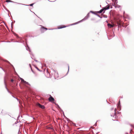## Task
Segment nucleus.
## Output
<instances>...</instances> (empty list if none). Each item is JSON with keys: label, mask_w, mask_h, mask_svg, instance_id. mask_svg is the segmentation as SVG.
<instances>
[{"label": "nucleus", "mask_w": 134, "mask_h": 134, "mask_svg": "<svg viewBox=\"0 0 134 134\" xmlns=\"http://www.w3.org/2000/svg\"><path fill=\"white\" fill-rule=\"evenodd\" d=\"M109 5H107L105 7H104L102 9H101L100 10L97 12V13H102L104 11L103 13H104L105 12L104 10L109 9Z\"/></svg>", "instance_id": "obj_1"}, {"label": "nucleus", "mask_w": 134, "mask_h": 134, "mask_svg": "<svg viewBox=\"0 0 134 134\" xmlns=\"http://www.w3.org/2000/svg\"><path fill=\"white\" fill-rule=\"evenodd\" d=\"M89 16V13H88V14H87V16H86L82 20L80 21L79 22V23L82 22L83 21H85L87 19Z\"/></svg>", "instance_id": "obj_2"}, {"label": "nucleus", "mask_w": 134, "mask_h": 134, "mask_svg": "<svg viewBox=\"0 0 134 134\" xmlns=\"http://www.w3.org/2000/svg\"><path fill=\"white\" fill-rule=\"evenodd\" d=\"M116 108H115L114 109V115H111V116H113V118L115 119H116L117 118V117L116 114Z\"/></svg>", "instance_id": "obj_3"}, {"label": "nucleus", "mask_w": 134, "mask_h": 134, "mask_svg": "<svg viewBox=\"0 0 134 134\" xmlns=\"http://www.w3.org/2000/svg\"><path fill=\"white\" fill-rule=\"evenodd\" d=\"M37 106L42 109H44L45 108V107L44 105H42L39 103H37Z\"/></svg>", "instance_id": "obj_4"}, {"label": "nucleus", "mask_w": 134, "mask_h": 134, "mask_svg": "<svg viewBox=\"0 0 134 134\" xmlns=\"http://www.w3.org/2000/svg\"><path fill=\"white\" fill-rule=\"evenodd\" d=\"M48 100L49 101L51 102H53L54 101V99L51 96H50V97L49 98Z\"/></svg>", "instance_id": "obj_5"}, {"label": "nucleus", "mask_w": 134, "mask_h": 134, "mask_svg": "<svg viewBox=\"0 0 134 134\" xmlns=\"http://www.w3.org/2000/svg\"><path fill=\"white\" fill-rule=\"evenodd\" d=\"M4 84H5V88H6V89L7 90V91H8V92L10 93V94H11L12 93L11 92H10L8 89V88H7V87H6V83H5V77L4 78Z\"/></svg>", "instance_id": "obj_6"}, {"label": "nucleus", "mask_w": 134, "mask_h": 134, "mask_svg": "<svg viewBox=\"0 0 134 134\" xmlns=\"http://www.w3.org/2000/svg\"><path fill=\"white\" fill-rule=\"evenodd\" d=\"M107 25L108 27H109L111 28L112 27L114 26V25H111L110 24H107Z\"/></svg>", "instance_id": "obj_7"}, {"label": "nucleus", "mask_w": 134, "mask_h": 134, "mask_svg": "<svg viewBox=\"0 0 134 134\" xmlns=\"http://www.w3.org/2000/svg\"><path fill=\"white\" fill-rule=\"evenodd\" d=\"M22 82H23L24 83H25L27 85H29V84L28 82H26L23 79L22 80H21Z\"/></svg>", "instance_id": "obj_8"}, {"label": "nucleus", "mask_w": 134, "mask_h": 134, "mask_svg": "<svg viewBox=\"0 0 134 134\" xmlns=\"http://www.w3.org/2000/svg\"><path fill=\"white\" fill-rule=\"evenodd\" d=\"M86 126H83L82 128H80V129H81V130H80L82 131H86V130L85 129L83 128H85V127H86Z\"/></svg>", "instance_id": "obj_9"}, {"label": "nucleus", "mask_w": 134, "mask_h": 134, "mask_svg": "<svg viewBox=\"0 0 134 134\" xmlns=\"http://www.w3.org/2000/svg\"><path fill=\"white\" fill-rule=\"evenodd\" d=\"M118 3L117 0H115L114 4H113V5L114 6V5H116V4H117Z\"/></svg>", "instance_id": "obj_10"}, {"label": "nucleus", "mask_w": 134, "mask_h": 134, "mask_svg": "<svg viewBox=\"0 0 134 134\" xmlns=\"http://www.w3.org/2000/svg\"><path fill=\"white\" fill-rule=\"evenodd\" d=\"M114 7H115V8H119L121 7V6L120 5H119L117 4H116V5H114Z\"/></svg>", "instance_id": "obj_11"}, {"label": "nucleus", "mask_w": 134, "mask_h": 134, "mask_svg": "<svg viewBox=\"0 0 134 134\" xmlns=\"http://www.w3.org/2000/svg\"><path fill=\"white\" fill-rule=\"evenodd\" d=\"M26 49L27 50V51H29V52H30V54H31V51H30V48H29V47H26Z\"/></svg>", "instance_id": "obj_12"}, {"label": "nucleus", "mask_w": 134, "mask_h": 134, "mask_svg": "<svg viewBox=\"0 0 134 134\" xmlns=\"http://www.w3.org/2000/svg\"><path fill=\"white\" fill-rule=\"evenodd\" d=\"M46 128L47 129H53V128L52 127H49V126H46Z\"/></svg>", "instance_id": "obj_13"}, {"label": "nucleus", "mask_w": 134, "mask_h": 134, "mask_svg": "<svg viewBox=\"0 0 134 134\" xmlns=\"http://www.w3.org/2000/svg\"><path fill=\"white\" fill-rule=\"evenodd\" d=\"M66 26H64V27H62V26H60L58 27V29H62L65 27Z\"/></svg>", "instance_id": "obj_14"}, {"label": "nucleus", "mask_w": 134, "mask_h": 134, "mask_svg": "<svg viewBox=\"0 0 134 134\" xmlns=\"http://www.w3.org/2000/svg\"><path fill=\"white\" fill-rule=\"evenodd\" d=\"M12 96L14 98H16L17 100L18 101H19V103L20 102V101H19V99H18L17 98H16V97H14L12 95Z\"/></svg>", "instance_id": "obj_15"}, {"label": "nucleus", "mask_w": 134, "mask_h": 134, "mask_svg": "<svg viewBox=\"0 0 134 134\" xmlns=\"http://www.w3.org/2000/svg\"><path fill=\"white\" fill-rule=\"evenodd\" d=\"M6 2H13L12 1H10L9 0H7V1H6Z\"/></svg>", "instance_id": "obj_16"}, {"label": "nucleus", "mask_w": 134, "mask_h": 134, "mask_svg": "<svg viewBox=\"0 0 134 134\" xmlns=\"http://www.w3.org/2000/svg\"><path fill=\"white\" fill-rule=\"evenodd\" d=\"M90 12L92 13L93 14H95L96 15V13H95L93 12V11H90Z\"/></svg>", "instance_id": "obj_17"}, {"label": "nucleus", "mask_w": 134, "mask_h": 134, "mask_svg": "<svg viewBox=\"0 0 134 134\" xmlns=\"http://www.w3.org/2000/svg\"><path fill=\"white\" fill-rule=\"evenodd\" d=\"M96 15H97V16H98L100 18H102V17H100V16H99V15H98L97 14H96Z\"/></svg>", "instance_id": "obj_18"}, {"label": "nucleus", "mask_w": 134, "mask_h": 134, "mask_svg": "<svg viewBox=\"0 0 134 134\" xmlns=\"http://www.w3.org/2000/svg\"><path fill=\"white\" fill-rule=\"evenodd\" d=\"M34 4H30V6H32Z\"/></svg>", "instance_id": "obj_19"}, {"label": "nucleus", "mask_w": 134, "mask_h": 134, "mask_svg": "<svg viewBox=\"0 0 134 134\" xmlns=\"http://www.w3.org/2000/svg\"><path fill=\"white\" fill-rule=\"evenodd\" d=\"M43 28L44 29H45L46 30H47V28H44V27H43Z\"/></svg>", "instance_id": "obj_20"}, {"label": "nucleus", "mask_w": 134, "mask_h": 134, "mask_svg": "<svg viewBox=\"0 0 134 134\" xmlns=\"http://www.w3.org/2000/svg\"><path fill=\"white\" fill-rule=\"evenodd\" d=\"M20 80H22L23 79V78H21V77H20Z\"/></svg>", "instance_id": "obj_21"}, {"label": "nucleus", "mask_w": 134, "mask_h": 134, "mask_svg": "<svg viewBox=\"0 0 134 134\" xmlns=\"http://www.w3.org/2000/svg\"><path fill=\"white\" fill-rule=\"evenodd\" d=\"M56 104V105H57L59 108H60V107L59 106V105H58L57 104Z\"/></svg>", "instance_id": "obj_22"}, {"label": "nucleus", "mask_w": 134, "mask_h": 134, "mask_svg": "<svg viewBox=\"0 0 134 134\" xmlns=\"http://www.w3.org/2000/svg\"><path fill=\"white\" fill-rule=\"evenodd\" d=\"M13 79H12L11 80V82H13Z\"/></svg>", "instance_id": "obj_23"}, {"label": "nucleus", "mask_w": 134, "mask_h": 134, "mask_svg": "<svg viewBox=\"0 0 134 134\" xmlns=\"http://www.w3.org/2000/svg\"><path fill=\"white\" fill-rule=\"evenodd\" d=\"M17 123H18V122L17 121L16 122H15V123L16 124Z\"/></svg>", "instance_id": "obj_24"}, {"label": "nucleus", "mask_w": 134, "mask_h": 134, "mask_svg": "<svg viewBox=\"0 0 134 134\" xmlns=\"http://www.w3.org/2000/svg\"><path fill=\"white\" fill-rule=\"evenodd\" d=\"M0 68H1L3 71H4L2 67H0Z\"/></svg>", "instance_id": "obj_25"}, {"label": "nucleus", "mask_w": 134, "mask_h": 134, "mask_svg": "<svg viewBox=\"0 0 134 134\" xmlns=\"http://www.w3.org/2000/svg\"><path fill=\"white\" fill-rule=\"evenodd\" d=\"M68 71L69 70V66L68 65Z\"/></svg>", "instance_id": "obj_26"}, {"label": "nucleus", "mask_w": 134, "mask_h": 134, "mask_svg": "<svg viewBox=\"0 0 134 134\" xmlns=\"http://www.w3.org/2000/svg\"><path fill=\"white\" fill-rule=\"evenodd\" d=\"M15 36H18V35H17V34H15Z\"/></svg>", "instance_id": "obj_27"}, {"label": "nucleus", "mask_w": 134, "mask_h": 134, "mask_svg": "<svg viewBox=\"0 0 134 134\" xmlns=\"http://www.w3.org/2000/svg\"><path fill=\"white\" fill-rule=\"evenodd\" d=\"M36 68L38 70H39L37 68Z\"/></svg>", "instance_id": "obj_28"}, {"label": "nucleus", "mask_w": 134, "mask_h": 134, "mask_svg": "<svg viewBox=\"0 0 134 134\" xmlns=\"http://www.w3.org/2000/svg\"><path fill=\"white\" fill-rule=\"evenodd\" d=\"M113 108H112L111 109V110H113Z\"/></svg>", "instance_id": "obj_29"}, {"label": "nucleus", "mask_w": 134, "mask_h": 134, "mask_svg": "<svg viewBox=\"0 0 134 134\" xmlns=\"http://www.w3.org/2000/svg\"><path fill=\"white\" fill-rule=\"evenodd\" d=\"M35 61L36 62H37V60H35Z\"/></svg>", "instance_id": "obj_30"}, {"label": "nucleus", "mask_w": 134, "mask_h": 134, "mask_svg": "<svg viewBox=\"0 0 134 134\" xmlns=\"http://www.w3.org/2000/svg\"><path fill=\"white\" fill-rule=\"evenodd\" d=\"M11 27H12V23L11 24Z\"/></svg>", "instance_id": "obj_31"}, {"label": "nucleus", "mask_w": 134, "mask_h": 134, "mask_svg": "<svg viewBox=\"0 0 134 134\" xmlns=\"http://www.w3.org/2000/svg\"><path fill=\"white\" fill-rule=\"evenodd\" d=\"M105 18H107V17L105 16Z\"/></svg>", "instance_id": "obj_32"}, {"label": "nucleus", "mask_w": 134, "mask_h": 134, "mask_svg": "<svg viewBox=\"0 0 134 134\" xmlns=\"http://www.w3.org/2000/svg\"><path fill=\"white\" fill-rule=\"evenodd\" d=\"M63 126V127L64 128V126Z\"/></svg>", "instance_id": "obj_33"}, {"label": "nucleus", "mask_w": 134, "mask_h": 134, "mask_svg": "<svg viewBox=\"0 0 134 134\" xmlns=\"http://www.w3.org/2000/svg\"><path fill=\"white\" fill-rule=\"evenodd\" d=\"M55 73H56V74H57V72H55Z\"/></svg>", "instance_id": "obj_34"}, {"label": "nucleus", "mask_w": 134, "mask_h": 134, "mask_svg": "<svg viewBox=\"0 0 134 134\" xmlns=\"http://www.w3.org/2000/svg\"><path fill=\"white\" fill-rule=\"evenodd\" d=\"M31 70H32V69L31 68Z\"/></svg>", "instance_id": "obj_35"}, {"label": "nucleus", "mask_w": 134, "mask_h": 134, "mask_svg": "<svg viewBox=\"0 0 134 134\" xmlns=\"http://www.w3.org/2000/svg\"><path fill=\"white\" fill-rule=\"evenodd\" d=\"M30 66L31 67V66Z\"/></svg>", "instance_id": "obj_36"}, {"label": "nucleus", "mask_w": 134, "mask_h": 134, "mask_svg": "<svg viewBox=\"0 0 134 134\" xmlns=\"http://www.w3.org/2000/svg\"><path fill=\"white\" fill-rule=\"evenodd\" d=\"M18 133L19 134V132H18Z\"/></svg>", "instance_id": "obj_37"}]
</instances>
